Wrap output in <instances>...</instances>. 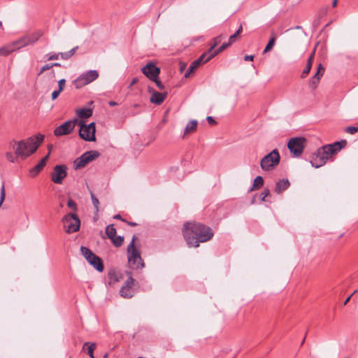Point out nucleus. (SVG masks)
<instances>
[{
	"instance_id": "1",
	"label": "nucleus",
	"mask_w": 358,
	"mask_h": 358,
	"mask_svg": "<svg viewBox=\"0 0 358 358\" xmlns=\"http://www.w3.org/2000/svg\"><path fill=\"white\" fill-rule=\"evenodd\" d=\"M182 235L189 248H198L200 243L211 240L214 232L210 227L202 223L187 222L184 224Z\"/></svg>"
},
{
	"instance_id": "2",
	"label": "nucleus",
	"mask_w": 358,
	"mask_h": 358,
	"mask_svg": "<svg viewBox=\"0 0 358 358\" xmlns=\"http://www.w3.org/2000/svg\"><path fill=\"white\" fill-rule=\"evenodd\" d=\"M347 145L345 140L335 142L332 144L323 145L313 154L310 164L313 167L320 168L324 165L327 160L333 155L337 154Z\"/></svg>"
},
{
	"instance_id": "3",
	"label": "nucleus",
	"mask_w": 358,
	"mask_h": 358,
	"mask_svg": "<svg viewBox=\"0 0 358 358\" xmlns=\"http://www.w3.org/2000/svg\"><path fill=\"white\" fill-rule=\"evenodd\" d=\"M43 139L44 136L42 134L33 136L26 141L15 142L13 149L17 156L26 158L36 151Z\"/></svg>"
},
{
	"instance_id": "4",
	"label": "nucleus",
	"mask_w": 358,
	"mask_h": 358,
	"mask_svg": "<svg viewBox=\"0 0 358 358\" xmlns=\"http://www.w3.org/2000/svg\"><path fill=\"white\" fill-rule=\"evenodd\" d=\"M136 236L132 238L131 243L127 248V259L129 266L132 269H142L145 267V263L141 256L139 250L135 245Z\"/></svg>"
},
{
	"instance_id": "5",
	"label": "nucleus",
	"mask_w": 358,
	"mask_h": 358,
	"mask_svg": "<svg viewBox=\"0 0 358 358\" xmlns=\"http://www.w3.org/2000/svg\"><path fill=\"white\" fill-rule=\"evenodd\" d=\"M62 222L66 233L72 234L79 231L80 227V220L78 215L75 213H69L65 215Z\"/></svg>"
},
{
	"instance_id": "6",
	"label": "nucleus",
	"mask_w": 358,
	"mask_h": 358,
	"mask_svg": "<svg viewBox=\"0 0 358 358\" xmlns=\"http://www.w3.org/2000/svg\"><path fill=\"white\" fill-rule=\"evenodd\" d=\"M80 251L88 263L96 271L99 272H102L103 271L104 266L102 259L93 253L88 248L85 246L80 247Z\"/></svg>"
},
{
	"instance_id": "7",
	"label": "nucleus",
	"mask_w": 358,
	"mask_h": 358,
	"mask_svg": "<svg viewBox=\"0 0 358 358\" xmlns=\"http://www.w3.org/2000/svg\"><path fill=\"white\" fill-rule=\"evenodd\" d=\"M280 160V154L277 149H274L261 159L260 166L264 171H270L279 164Z\"/></svg>"
},
{
	"instance_id": "8",
	"label": "nucleus",
	"mask_w": 358,
	"mask_h": 358,
	"mask_svg": "<svg viewBox=\"0 0 358 358\" xmlns=\"http://www.w3.org/2000/svg\"><path fill=\"white\" fill-rule=\"evenodd\" d=\"M98 77L99 73L97 71L90 70L78 76L73 80V84L75 85L76 89H80L96 80Z\"/></svg>"
},
{
	"instance_id": "9",
	"label": "nucleus",
	"mask_w": 358,
	"mask_h": 358,
	"mask_svg": "<svg viewBox=\"0 0 358 358\" xmlns=\"http://www.w3.org/2000/svg\"><path fill=\"white\" fill-rule=\"evenodd\" d=\"M80 129L79 136L80 137L86 141H95V123L91 122L89 124H85L84 122L80 121L79 122Z\"/></svg>"
},
{
	"instance_id": "10",
	"label": "nucleus",
	"mask_w": 358,
	"mask_h": 358,
	"mask_svg": "<svg viewBox=\"0 0 358 358\" xmlns=\"http://www.w3.org/2000/svg\"><path fill=\"white\" fill-rule=\"evenodd\" d=\"M306 138L303 137L292 138L288 143L287 147L293 157H299L305 148Z\"/></svg>"
},
{
	"instance_id": "11",
	"label": "nucleus",
	"mask_w": 358,
	"mask_h": 358,
	"mask_svg": "<svg viewBox=\"0 0 358 358\" xmlns=\"http://www.w3.org/2000/svg\"><path fill=\"white\" fill-rule=\"evenodd\" d=\"M100 155L99 152L96 150H90L83 153L80 157L74 161V167L76 169L83 168L89 162L96 159Z\"/></svg>"
},
{
	"instance_id": "12",
	"label": "nucleus",
	"mask_w": 358,
	"mask_h": 358,
	"mask_svg": "<svg viewBox=\"0 0 358 358\" xmlns=\"http://www.w3.org/2000/svg\"><path fill=\"white\" fill-rule=\"evenodd\" d=\"M126 273L128 276V278L121 287L120 294V296L124 298L130 299L134 295L133 285L134 284L135 280L133 278L131 271H127Z\"/></svg>"
},
{
	"instance_id": "13",
	"label": "nucleus",
	"mask_w": 358,
	"mask_h": 358,
	"mask_svg": "<svg viewBox=\"0 0 358 358\" xmlns=\"http://www.w3.org/2000/svg\"><path fill=\"white\" fill-rule=\"evenodd\" d=\"M67 176V166L64 164L56 165L51 173V180L55 184H62Z\"/></svg>"
},
{
	"instance_id": "14",
	"label": "nucleus",
	"mask_w": 358,
	"mask_h": 358,
	"mask_svg": "<svg viewBox=\"0 0 358 358\" xmlns=\"http://www.w3.org/2000/svg\"><path fill=\"white\" fill-rule=\"evenodd\" d=\"M43 35V31L38 30L31 34L26 35L19 40L15 41V43H18L17 48L25 47L28 45L34 44L36 43Z\"/></svg>"
},
{
	"instance_id": "15",
	"label": "nucleus",
	"mask_w": 358,
	"mask_h": 358,
	"mask_svg": "<svg viewBox=\"0 0 358 358\" xmlns=\"http://www.w3.org/2000/svg\"><path fill=\"white\" fill-rule=\"evenodd\" d=\"M78 120L76 118L73 120H69L57 127L55 131L54 134L56 136H61L64 135L70 134L75 128Z\"/></svg>"
},
{
	"instance_id": "16",
	"label": "nucleus",
	"mask_w": 358,
	"mask_h": 358,
	"mask_svg": "<svg viewBox=\"0 0 358 358\" xmlns=\"http://www.w3.org/2000/svg\"><path fill=\"white\" fill-rule=\"evenodd\" d=\"M141 70L143 73L150 80H155V78H158L160 73V69L152 62L146 64Z\"/></svg>"
},
{
	"instance_id": "17",
	"label": "nucleus",
	"mask_w": 358,
	"mask_h": 358,
	"mask_svg": "<svg viewBox=\"0 0 358 358\" xmlns=\"http://www.w3.org/2000/svg\"><path fill=\"white\" fill-rule=\"evenodd\" d=\"M211 59V55H208L207 52L202 54L197 59L194 60L189 66L187 71L185 74V77L187 78L190 73L194 71L201 64H205Z\"/></svg>"
},
{
	"instance_id": "18",
	"label": "nucleus",
	"mask_w": 358,
	"mask_h": 358,
	"mask_svg": "<svg viewBox=\"0 0 358 358\" xmlns=\"http://www.w3.org/2000/svg\"><path fill=\"white\" fill-rule=\"evenodd\" d=\"M324 68L322 66V64H319L317 66V72L315 73V75L312 77V78L310 80L309 85L313 90H315L317 87V85L322 77L324 73Z\"/></svg>"
},
{
	"instance_id": "19",
	"label": "nucleus",
	"mask_w": 358,
	"mask_h": 358,
	"mask_svg": "<svg viewBox=\"0 0 358 358\" xmlns=\"http://www.w3.org/2000/svg\"><path fill=\"white\" fill-rule=\"evenodd\" d=\"M149 92H152L150 101L151 103L160 105L162 104L167 96V92H158L153 89L149 87Z\"/></svg>"
},
{
	"instance_id": "20",
	"label": "nucleus",
	"mask_w": 358,
	"mask_h": 358,
	"mask_svg": "<svg viewBox=\"0 0 358 358\" xmlns=\"http://www.w3.org/2000/svg\"><path fill=\"white\" fill-rule=\"evenodd\" d=\"M50 152L46 155L41 160L29 171V176L32 178L37 176L39 172L44 168L46 164V162L49 158Z\"/></svg>"
},
{
	"instance_id": "21",
	"label": "nucleus",
	"mask_w": 358,
	"mask_h": 358,
	"mask_svg": "<svg viewBox=\"0 0 358 358\" xmlns=\"http://www.w3.org/2000/svg\"><path fill=\"white\" fill-rule=\"evenodd\" d=\"M18 43H15V41L13 44L7 45L0 48V55L6 57L10 53L14 52L17 48Z\"/></svg>"
},
{
	"instance_id": "22",
	"label": "nucleus",
	"mask_w": 358,
	"mask_h": 358,
	"mask_svg": "<svg viewBox=\"0 0 358 358\" xmlns=\"http://www.w3.org/2000/svg\"><path fill=\"white\" fill-rule=\"evenodd\" d=\"M290 185V183L287 179H282L276 182L275 192L277 194H280L286 190Z\"/></svg>"
},
{
	"instance_id": "23",
	"label": "nucleus",
	"mask_w": 358,
	"mask_h": 358,
	"mask_svg": "<svg viewBox=\"0 0 358 358\" xmlns=\"http://www.w3.org/2000/svg\"><path fill=\"white\" fill-rule=\"evenodd\" d=\"M314 55H315V51L312 52V54L309 56V57L308 59L306 66L301 73L302 78H306L307 76V75L310 73V71L311 69L312 64H313V60L314 59Z\"/></svg>"
},
{
	"instance_id": "24",
	"label": "nucleus",
	"mask_w": 358,
	"mask_h": 358,
	"mask_svg": "<svg viewBox=\"0 0 358 358\" xmlns=\"http://www.w3.org/2000/svg\"><path fill=\"white\" fill-rule=\"evenodd\" d=\"M96 345L95 343L85 342L83 344V350H87V354L91 358H94V351L96 349Z\"/></svg>"
},
{
	"instance_id": "25",
	"label": "nucleus",
	"mask_w": 358,
	"mask_h": 358,
	"mask_svg": "<svg viewBox=\"0 0 358 358\" xmlns=\"http://www.w3.org/2000/svg\"><path fill=\"white\" fill-rule=\"evenodd\" d=\"M77 115L80 118H88L92 115V110L90 108H83L76 110Z\"/></svg>"
},
{
	"instance_id": "26",
	"label": "nucleus",
	"mask_w": 358,
	"mask_h": 358,
	"mask_svg": "<svg viewBox=\"0 0 358 358\" xmlns=\"http://www.w3.org/2000/svg\"><path fill=\"white\" fill-rule=\"evenodd\" d=\"M197 121L196 120H191L189 121L185 129V131H184V136L187 134H189L190 132H193L194 131H196V127H197Z\"/></svg>"
},
{
	"instance_id": "27",
	"label": "nucleus",
	"mask_w": 358,
	"mask_h": 358,
	"mask_svg": "<svg viewBox=\"0 0 358 358\" xmlns=\"http://www.w3.org/2000/svg\"><path fill=\"white\" fill-rule=\"evenodd\" d=\"M264 185V179L262 176H257L253 182L252 187L251 188V190L253 189H258L261 188Z\"/></svg>"
},
{
	"instance_id": "28",
	"label": "nucleus",
	"mask_w": 358,
	"mask_h": 358,
	"mask_svg": "<svg viewBox=\"0 0 358 358\" xmlns=\"http://www.w3.org/2000/svg\"><path fill=\"white\" fill-rule=\"evenodd\" d=\"M78 49V46H76L71 50L66 52H59L60 57L62 59L66 60L71 57L76 52V51Z\"/></svg>"
},
{
	"instance_id": "29",
	"label": "nucleus",
	"mask_w": 358,
	"mask_h": 358,
	"mask_svg": "<svg viewBox=\"0 0 358 358\" xmlns=\"http://www.w3.org/2000/svg\"><path fill=\"white\" fill-rule=\"evenodd\" d=\"M106 234L110 239L114 238V236L116 235V229L113 224H110L106 227Z\"/></svg>"
},
{
	"instance_id": "30",
	"label": "nucleus",
	"mask_w": 358,
	"mask_h": 358,
	"mask_svg": "<svg viewBox=\"0 0 358 358\" xmlns=\"http://www.w3.org/2000/svg\"><path fill=\"white\" fill-rule=\"evenodd\" d=\"M229 46H230V45H229V43L228 42L227 43H224L219 48L215 50L213 53H210V52H207V53H208V55H211V59H212L215 56L218 55L220 52L223 51L224 50H225L226 48H227Z\"/></svg>"
},
{
	"instance_id": "31",
	"label": "nucleus",
	"mask_w": 358,
	"mask_h": 358,
	"mask_svg": "<svg viewBox=\"0 0 358 358\" xmlns=\"http://www.w3.org/2000/svg\"><path fill=\"white\" fill-rule=\"evenodd\" d=\"M275 36H273L268 41L267 45H266L264 50V53H266V52H269L270 50H272V48H273V46L275 45Z\"/></svg>"
},
{
	"instance_id": "32",
	"label": "nucleus",
	"mask_w": 358,
	"mask_h": 358,
	"mask_svg": "<svg viewBox=\"0 0 358 358\" xmlns=\"http://www.w3.org/2000/svg\"><path fill=\"white\" fill-rule=\"evenodd\" d=\"M111 241L113 243V244L115 246V247H120L122 245L123 243V241H124V237L123 236H115L114 238H112L111 239Z\"/></svg>"
},
{
	"instance_id": "33",
	"label": "nucleus",
	"mask_w": 358,
	"mask_h": 358,
	"mask_svg": "<svg viewBox=\"0 0 358 358\" xmlns=\"http://www.w3.org/2000/svg\"><path fill=\"white\" fill-rule=\"evenodd\" d=\"M222 36H219L214 38V43L210 46L208 51L206 52L213 53L215 50V48L220 43Z\"/></svg>"
},
{
	"instance_id": "34",
	"label": "nucleus",
	"mask_w": 358,
	"mask_h": 358,
	"mask_svg": "<svg viewBox=\"0 0 358 358\" xmlns=\"http://www.w3.org/2000/svg\"><path fill=\"white\" fill-rule=\"evenodd\" d=\"M90 195H91V199H92V204H93L96 211L98 212L99 211V199L95 196V195L94 194V193L92 192H90Z\"/></svg>"
},
{
	"instance_id": "35",
	"label": "nucleus",
	"mask_w": 358,
	"mask_h": 358,
	"mask_svg": "<svg viewBox=\"0 0 358 358\" xmlns=\"http://www.w3.org/2000/svg\"><path fill=\"white\" fill-rule=\"evenodd\" d=\"M67 206L69 208L72 209L74 211L78 210V206L76 203L71 198H69L67 201Z\"/></svg>"
},
{
	"instance_id": "36",
	"label": "nucleus",
	"mask_w": 358,
	"mask_h": 358,
	"mask_svg": "<svg viewBox=\"0 0 358 358\" xmlns=\"http://www.w3.org/2000/svg\"><path fill=\"white\" fill-rule=\"evenodd\" d=\"M60 56L59 52V53H48L45 55V57L47 58L48 60H56L58 59Z\"/></svg>"
},
{
	"instance_id": "37",
	"label": "nucleus",
	"mask_w": 358,
	"mask_h": 358,
	"mask_svg": "<svg viewBox=\"0 0 358 358\" xmlns=\"http://www.w3.org/2000/svg\"><path fill=\"white\" fill-rule=\"evenodd\" d=\"M345 131L350 134H354L358 131V126L357 127H352V126L347 127L345 129Z\"/></svg>"
},
{
	"instance_id": "38",
	"label": "nucleus",
	"mask_w": 358,
	"mask_h": 358,
	"mask_svg": "<svg viewBox=\"0 0 358 358\" xmlns=\"http://www.w3.org/2000/svg\"><path fill=\"white\" fill-rule=\"evenodd\" d=\"M52 67H53V65H52L51 64H46L45 65H44V66H43L41 67V69L40 71L38 72V75L40 76L44 71H45L47 70H49V69H50Z\"/></svg>"
},
{
	"instance_id": "39",
	"label": "nucleus",
	"mask_w": 358,
	"mask_h": 358,
	"mask_svg": "<svg viewBox=\"0 0 358 358\" xmlns=\"http://www.w3.org/2000/svg\"><path fill=\"white\" fill-rule=\"evenodd\" d=\"M270 194V191L268 189H264V191L262 192L261 194V201H265V198L266 196H268V195Z\"/></svg>"
},
{
	"instance_id": "40",
	"label": "nucleus",
	"mask_w": 358,
	"mask_h": 358,
	"mask_svg": "<svg viewBox=\"0 0 358 358\" xmlns=\"http://www.w3.org/2000/svg\"><path fill=\"white\" fill-rule=\"evenodd\" d=\"M238 36L236 35L235 33L234 34H232L231 36H230V37L229 38V41H228V43H229L230 45L236 41Z\"/></svg>"
},
{
	"instance_id": "41",
	"label": "nucleus",
	"mask_w": 358,
	"mask_h": 358,
	"mask_svg": "<svg viewBox=\"0 0 358 358\" xmlns=\"http://www.w3.org/2000/svg\"><path fill=\"white\" fill-rule=\"evenodd\" d=\"M66 80L65 79H61L58 82V90L60 91H62L65 87Z\"/></svg>"
},
{
	"instance_id": "42",
	"label": "nucleus",
	"mask_w": 358,
	"mask_h": 358,
	"mask_svg": "<svg viewBox=\"0 0 358 358\" xmlns=\"http://www.w3.org/2000/svg\"><path fill=\"white\" fill-rule=\"evenodd\" d=\"M155 83L157 87L160 90H162L164 89V86L162 84V83L159 80V77L155 78V80H153Z\"/></svg>"
},
{
	"instance_id": "43",
	"label": "nucleus",
	"mask_w": 358,
	"mask_h": 358,
	"mask_svg": "<svg viewBox=\"0 0 358 358\" xmlns=\"http://www.w3.org/2000/svg\"><path fill=\"white\" fill-rule=\"evenodd\" d=\"M6 159L10 162L14 163L15 161L16 157L10 152H7L6 155Z\"/></svg>"
},
{
	"instance_id": "44",
	"label": "nucleus",
	"mask_w": 358,
	"mask_h": 358,
	"mask_svg": "<svg viewBox=\"0 0 358 358\" xmlns=\"http://www.w3.org/2000/svg\"><path fill=\"white\" fill-rule=\"evenodd\" d=\"M62 91L59 90H55L52 93V100H55L56 99L58 96L59 95L60 92Z\"/></svg>"
},
{
	"instance_id": "45",
	"label": "nucleus",
	"mask_w": 358,
	"mask_h": 358,
	"mask_svg": "<svg viewBox=\"0 0 358 358\" xmlns=\"http://www.w3.org/2000/svg\"><path fill=\"white\" fill-rule=\"evenodd\" d=\"M206 120L208 122V124H210L211 125L216 124L215 120H214V118L212 116H208L206 117Z\"/></svg>"
},
{
	"instance_id": "46",
	"label": "nucleus",
	"mask_w": 358,
	"mask_h": 358,
	"mask_svg": "<svg viewBox=\"0 0 358 358\" xmlns=\"http://www.w3.org/2000/svg\"><path fill=\"white\" fill-rule=\"evenodd\" d=\"M254 55H245L244 59L245 61H252L254 59Z\"/></svg>"
},
{
	"instance_id": "47",
	"label": "nucleus",
	"mask_w": 358,
	"mask_h": 358,
	"mask_svg": "<svg viewBox=\"0 0 358 358\" xmlns=\"http://www.w3.org/2000/svg\"><path fill=\"white\" fill-rule=\"evenodd\" d=\"M114 219L122 220V222H126L124 219L122 218L120 214H117L113 217Z\"/></svg>"
},
{
	"instance_id": "48",
	"label": "nucleus",
	"mask_w": 358,
	"mask_h": 358,
	"mask_svg": "<svg viewBox=\"0 0 358 358\" xmlns=\"http://www.w3.org/2000/svg\"><path fill=\"white\" fill-rule=\"evenodd\" d=\"M243 31V27L242 25L241 24L239 28L238 29V30L235 32V34L238 36L240 35V34Z\"/></svg>"
},
{
	"instance_id": "49",
	"label": "nucleus",
	"mask_w": 358,
	"mask_h": 358,
	"mask_svg": "<svg viewBox=\"0 0 358 358\" xmlns=\"http://www.w3.org/2000/svg\"><path fill=\"white\" fill-rule=\"evenodd\" d=\"M125 222H127V224L131 226V227H136V226H137V223H136V222H129V221H126Z\"/></svg>"
},
{
	"instance_id": "50",
	"label": "nucleus",
	"mask_w": 358,
	"mask_h": 358,
	"mask_svg": "<svg viewBox=\"0 0 358 358\" xmlns=\"http://www.w3.org/2000/svg\"><path fill=\"white\" fill-rule=\"evenodd\" d=\"M108 104H109V106H117V102H115V101H110L108 102Z\"/></svg>"
},
{
	"instance_id": "51",
	"label": "nucleus",
	"mask_w": 358,
	"mask_h": 358,
	"mask_svg": "<svg viewBox=\"0 0 358 358\" xmlns=\"http://www.w3.org/2000/svg\"><path fill=\"white\" fill-rule=\"evenodd\" d=\"M352 294H352L350 296H349L345 299V301H344V305H346V304L349 302V301H350V299L351 296H352Z\"/></svg>"
},
{
	"instance_id": "52",
	"label": "nucleus",
	"mask_w": 358,
	"mask_h": 358,
	"mask_svg": "<svg viewBox=\"0 0 358 358\" xmlns=\"http://www.w3.org/2000/svg\"><path fill=\"white\" fill-rule=\"evenodd\" d=\"M137 81L136 78H134L130 84V87H131L133 85H134Z\"/></svg>"
},
{
	"instance_id": "53",
	"label": "nucleus",
	"mask_w": 358,
	"mask_h": 358,
	"mask_svg": "<svg viewBox=\"0 0 358 358\" xmlns=\"http://www.w3.org/2000/svg\"><path fill=\"white\" fill-rule=\"evenodd\" d=\"M337 2H338V1H337V0H334V1H333V3H332V6H333L334 7H335V6L337 5Z\"/></svg>"
},
{
	"instance_id": "54",
	"label": "nucleus",
	"mask_w": 358,
	"mask_h": 358,
	"mask_svg": "<svg viewBox=\"0 0 358 358\" xmlns=\"http://www.w3.org/2000/svg\"><path fill=\"white\" fill-rule=\"evenodd\" d=\"M51 64L53 65V66H61V64L59 63H53Z\"/></svg>"
},
{
	"instance_id": "55",
	"label": "nucleus",
	"mask_w": 358,
	"mask_h": 358,
	"mask_svg": "<svg viewBox=\"0 0 358 358\" xmlns=\"http://www.w3.org/2000/svg\"><path fill=\"white\" fill-rule=\"evenodd\" d=\"M103 358H109L108 353H106V354L103 355Z\"/></svg>"
},
{
	"instance_id": "56",
	"label": "nucleus",
	"mask_w": 358,
	"mask_h": 358,
	"mask_svg": "<svg viewBox=\"0 0 358 358\" xmlns=\"http://www.w3.org/2000/svg\"><path fill=\"white\" fill-rule=\"evenodd\" d=\"M0 29H3L2 22L0 21Z\"/></svg>"
},
{
	"instance_id": "57",
	"label": "nucleus",
	"mask_w": 358,
	"mask_h": 358,
	"mask_svg": "<svg viewBox=\"0 0 358 358\" xmlns=\"http://www.w3.org/2000/svg\"><path fill=\"white\" fill-rule=\"evenodd\" d=\"M184 67H185V65L181 66H180V71H182V69H184Z\"/></svg>"
},
{
	"instance_id": "58",
	"label": "nucleus",
	"mask_w": 358,
	"mask_h": 358,
	"mask_svg": "<svg viewBox=\"0 0 358 358\" xmlns=\"http://www.w3.org/2000/svg\"><path fill=\"white\" fill-rule=\"evenodd\" d=\"M64 206L62 203H60V207L62 208Z\"/></svg>"
},
{
	"instance_id": "59",
	"label": "nucleus",
	"mask_w": 358,
	"mask_h": 358,
	"mask_svg": "<svg viewBox=\"0 0 358 358\" xmlns=\"http://www.w3.org/2000/svg\"><path fill=\"white\" fill-rule=\"evenodd\" d=\"M305 342V338L303 339L301 344H303Z\"/></svg>"
},
{
	"instance_id": "60",
	"label": "nucleus",
	"mask_w": 358,
	"mask_h": 358,
	"mask_svg": "<svg viewBox=\"0 0 358 358\" xmlns=\"http://www.w3.org/2000/svg\"><path fill=\"white\" fill-rule=\"evenodd\" d=\"M70 358H71V357H70Z\"/></svg>"
}]
</instances>
